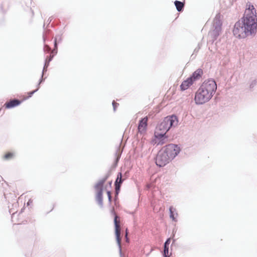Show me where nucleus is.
<instances>
[{
    "label": "nucleus",
    "mask_w": 257,
    "mask_h": 257,
    "mask_svg": "<svg viewBox=\"0 0 257 257\" xmlns=\"http://www.w3.org/2000/svg\"><path fill=\"white\" fill-rule=\"evenodd\" d=\"M217 89V85L213 79L205 80L196 91L194 100L197 104H203L208 102Z\"/></svg>",
    "instance_id": "nucleus-1"
},
{
    "label": "nucleus",
    "mask_w": 257,
    "mask_h": 257,
    "mask_svg": "<svg viewBox=\"0 0 257 257\" xmlns=\"http://www.w3.org/2000/svg\"><path fill=\"white\" fill-rule=\"evenodd\" d=\"M109 175H105L99 180L94 186L96 192L95 198L98 204L101 206L103 203L102 191L103 190L106 192L109 203L111 202V192L109 189L111 188L112 182L109 181L104 185Z\"/></svg>",
    "instance_id": "nucleus-2"
},
{
    "label": "nucleus",
    "mask_w": 257,
    "mask_h": 257,
    "mask_svg": "<svg viewBox=\"0 0 257 257\" xmlns=\"http://www.w3.org/2000/svg\"><path fill=\"white\" fill-rule=\"evenodd\" d=\"M177 118L174 115L166 117L156 127L155 136L157 138L164 137L170 127L177 124Z\"/></svg>",
    "instance_id": "nucleus-3"
},
{
    "label": "nucleus",
    "mask_w": 257,
    "mask_h": 257,
    "mask_svg": "<svg viewBox=\"0 0 257 257\" xmlns=\"http://www.w3.org/2000/svg\"><path fill=\"white\" fill-rule=\"evenodd\" d=\"M255 28H251L250 26L244 23V21L237 22L234 25L233 33L234 35L238 38H244L249 34L254 33Z\"/></svg>",
    "instance_id": "nucleus-4"
},
{
    "label": "nucleus",
    "mask_w": 257,
    "mask_h": 257,
    "mask_svg": "<svg viewBox=\"0 0 257 257\" xmlns=\"http://www.w3.org/2000/svg\"><path fill=\"white\" fill-rule=\"evenodd\" d=\"M242 21H244L246 24H248L251 28L256 29L257 16L256 10L254 6L250 4L247 5Z\"/></svg>",
    "instance_id": "nucleus-5"
},
{
    "label": "nucleus",
    "mask_w": 257,
    "mask_h": 257,
    "mask_svg": "<svg viewBox=\"0 0 257 257\" xmlns=\"http://www.w3.org/2000/svg\"><path fill=\"white\" fill-rule=\"evenodd\" d=\"M162 150H164L165 154H166L172 160L178 155L181 151L180 147L178 145L172 144L166 145L164 147Z\"/></svg>",
    "instance_id": "nucleus-6"
},
{
    "label": "nucleus",
    "mask_w": 257,
    "mask_h": 257,
    "mask_svg": "<svg viewBox=\"0 0 257 257\" xmlns=\"http://www.w3.org/2000/svg\"><path fill=\"white\" fill-rule=\"evenodd\" d=\"M111 213L113 215L114 218V223L115 226V234L116 236V239L118 244L120 246L121 243V237H120V217L118 216L116 212L114 211V209L113 208L111 210Z\"/></svg>",
    "instance_id": "nucleus-7"
},
{
    "label": "nucleus",
    "mask_w": 257,
    "mask_h": 257,
    "mask_svg": "<svg viewBox=\"0 0 257 257\" xmlns=\"http://www.w3.org/2000/svg\"><path fill=\"white\" fill-rule=\"evenodd\" d=\"M172 160L165 154L164 150L162 149L158 152L156 159V163L160 167L165 166L171 162Z\"/></svg>",
    "instance_id": "nucleus-8"
},
{
    "label": "nucleus",
    "mask_w": 257,
    "mask_h": 257,
    "mask_svg": "<svg viewBox=\"0 0 257 257\" xmlns=\"http://www.w3.org/2000/svg\"><path fill=\"white\" fill-rule=\"evenodd\" d=\"M148 120V117H145L142 118L139 122L138 125V132L142 133L146 131L147 126V122Z\"/></svg>",
    "instance_id": "nucleus-9"
},
{
    "label": "nucleus",
    "mask_w": 257,
    "mask_h": 257,
    "mask_svg": "<svg viewBox=\"0 0 257 257\" xmlns=\"http://www.w3.org/2000/svg\"><path fill=\"white\" fill-rule=\"evenodd\" d=\"M124 179L122 178V174L121 173H119L117 174V178L115 182V189L116 194L117 195L120 190V188L121 183H122Z\"/></svg>",
    "instance_id": "nucleus-10"
},
{
    "label": "nucleus",
    "mask_w": 257,
    "mask_h": 257,
    "mask_svg": "<svg viewBox=\"0 0 257 257\" xmlns=\"http://www.w3.org/2000/svg\"><path fill=\"white\" fill-rule=\"evenodd\" d=\"M22 102V101L18 99L11 100L10 101L6 102L4 104V106L6 108H11L20 105Z\"/></svg>",
    "instance_id": "nucleus-11"
},
{
    "label": "nucleus",
    "mask_w": 257,
    "mask_h": 257,
    "mask_svg": "<svg viewBox=\"0 0 257 257\" xmlns=\"http://www.w3.org/2000/svg\"><path fill=\"white\" fill-rule=\"evenodd\" d=\"M193 82L192 80L188 78L186 80L183 81L182 84L180 85V89L181 91H184L188 89L193 84Z\"/></svg>",
    "instance_id": "nucleus-12"
},
{
    "label": "nucleus",
    "mask_w": 257,
    "mask_h": 257,
    "mask_svg": "<svg viewBox=\"0 0 257 257\" xmlns=\"http://www.w3.org/2000/svg\"><path fill=\"white\" fill-rule=\"evenodd\" d=\"M203 74V71L201 69H198L196 70L192 75L191 76L189 77L191 79L193 82L196 81L197 80L200 79Z\"/></svg>",
    "instance_id": "nucleus-13"
},
{
    "label": "nucleus",
    "mask_w": 257,
    "mask_h": 257,
    "mask_svg": "<svg viewBox=\"0 0 257 257\" xmlns=\"http://www.w3.org/2000/svg\"><path fill=\"white\" fill-rule=\"evenodd\" d=\"M170 218L174 221H177L176 217L178 216V213L176 212V210L173 206L170 207Z\"/></svg>",
    "instance_id": "nucleus-14"
},
{
    "label": "nucleus",
    "mask_w": 257,
    "mask_h": 257,
    "mask_svg": "<svg viewBox=\"0 0 257 257\" xmlns=\"http://www.w3.org/2000/svg\"><path fill=\"white\" fill-rule=\"evenodd\" d=\"M174 3L177 11L181 12L184 8V4L178 1H176Z\"/></svg>",
    "instance_id": "nucleus-15"
},
{
    "label": "nucleus",
    "mask_w": 257,
    "mask_h": 257,
    "mask_svg": "<svg viewBox=\"0 0 257 257\" xmlns=\"http://www.w3.org/2000/svg\"><path fill=\"white\" fill-rule=\"evenodd\" d=\"M14 156H15V154L13 152H7L5 154L3 158L6 160H9L13 159L14 157Z\"/></svg>",
    "instance_id": "nucleus-16"
},
{
    "label": "nucleus",
    "mask_w": 257,
    "mask_h": 257,
    "mask_svg": "<svg viewBox=\"0 0 257 257\" xmlns=\"http://www.w3.org/2000/svg\"><path fill=\"white\" fill-rule=\"evenodd\" d=\"M164 254L165 257L169 256V245H167L164 244Z\"/></svg>",
    "instance_id": "nucleus-17"
},
{
    "label": "nucleus",
    "mask_w": 257,
    "mask_h": 257,
    "mask_svg": "<svg viewBox=\"0 0 257 257\" xmlns=\"http://www.w3.org/2000/svg\"><path fill=\"white\" fill-rule=\"evenodd\" d=\"M38 88L36 89L35 90H33L32 91L29 92L28 93V96L27 97V98H28L29 97H31L32 95L38 90Z\"/></svg>",
    "instance_id": "nucleus-18"
},
{
    "label": "nucleus",
    "mask_w": 257,
    "mask_h": 257,
    "mask_svg": "<svg viewBox=\"0 0 257 257\" xmlns=\"http://www.w3.org/2000/svg\"><path fill=\"white\" fill-rule=\"evenodd\" d=\"M53 57V56L50 55L49 58H47L46 59L45 65H48L49 64V62L51 61Z\"/></svg>",
    "instance_id": "nucleus-19"
},
{
    "label": "nucleus",
    "mask_w": 257,
    "mask_h": 257,
    "mask_svg": "<svg viewBox=\"0 0 257 257\" xmlns=\"http://www.w3.org/2000/svg\"><path fill=\"white\" fill-rule=\"evenodd\" d=\"M112 105H113V109L115 111L116 110L117 107L119 105V104L118 103L115 102V101H113Z\"/></svg>",
    "instance_id": "nucleus-20"
},
{
    "label": "nucleus",
    "mask_w": 257,
    "mask_h": 257,
    "mask_svg": "<svg viewBox=\"0 0 257 257\" xmlns=\"http://www.w3.org/2000/svg\"><path fill=\"white\" fill-rule=\"evenodd\" d=\"M127 235H128V230H127V229H126L125 237L126 238V241H128V238L127 237Z\"/></svg>",
    "instance_id": "nucleus-21"
},
{
    "label": "nucleus",
    "mask_w": 257,
    "mask_h": 257,
    "mask_svg": "<svg viewBox=\"0 0 257 257\" xmlns=\"http://www.w3.org/2000/svg\"><path fill=\"white\" fill-rule=\"evenodd\" d=\"M170 241H171L170 238H168V239L166 240V241L165 242V245H169V244H170Z\"/></svg>",
    "instance_id": "nucleus-22"
},
{
    "label": "nucleus",
    "mask_w": 257,
    "mask_h": 257,
    "mask_svg": "<svg viewBox=\"0 0 257 257\" xmlns=\"http://www.w3.org/2000/svg\"><path fill=\"white\" fill-rule=\"evenodd\" d=\"M33 203V200L32 199H30L28 202H27V205L29 206L30 205V204H32Z\"/></svg>",
    "instance_id": "nucleus-23"
},
{
    "label": "nucleus",
    "mask_w": 257,
    "mask_h": 257,
    "mask_svg": "<svg viewBox=\"0 0 257 257\" xmlns=\"http://www.w3.org/2000/svg\"><path fill=\"white\" fill-rule=\"evenodd\" d=\"M34 13L33 11H32V12H31V16L32 17H33L34 16Z\"/></svg>",
    "instance_id": "nucleus-24"
},
{
    "label": "nucleus",
    "mask_w": 257,
    "mask_h": 257,
    "mask_svg": "<svg viewBox=\"0 0 257 257\" xmlns=\"http://www.w3.org/2000/svg\"><path fill=\"white\" fill-rule=\"evenodd\" d=\"M55 47H56V46H57L56 40V39L55 40Z\"/></svg>",
    "instance_id": "nucleus-25"
},
{
    "label": "nucleus",
    "mask_w": 257,
    "mask_h": 257,
    "mask_svg": "<svg viewBox=\"0 0 257 257\" xmlns=\"http://www.w3.org/2000/svg\"><path fill=\"white\" fill-rule=\"evenodd\" d=\"M46 48H47L48 49H50V48H49V47L47 46H46Z\"/></svg>",
    "instance_id": "nucleus-26"
},
{
    "label": "nucleus",
    "mask_w": 257,
    "mask_h": 257,
    "mask_svg": "<svg viewBox=\"0 0 257 257\" xmlns=\"http://www.w3.org/2000/svg\"><path fill=\"white\" fill-rule=\"evenodd\" d=\"M163 143H164L163 142H162V143L160 142V143H159V144H160L161 145L163 144Z\"/></svg>",
    "instance_id": "nucleus-27"
}]
</instances>
